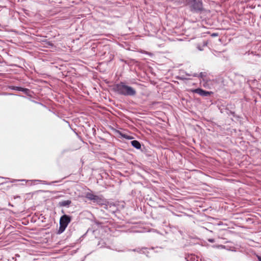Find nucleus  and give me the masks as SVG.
<instances>
[{"mask_svg":"<svg viewBox=\"0 0 261 261\" xmlns=\"http://www.w3.org/2000/svg\"><path fill=\"white\" fill-rule=\"evenodd\" d=\"M114 90L118 94L124 96H134L136 94V91L133 88L126 85L122 82L115 85Z\"/></svg>","mask_w":261,"mask_h":261,"instance_id":"1","label":"nucleus"},{"mask_svg":"<svg viewBox=\"0 0 261 261\" xmlns=\"http://www.w3.org/2000/svg\"><path fill=\"white\" fill-rule=\"evenodd\" d=\"M184 2L185 6L193 13H200L204 10L202 0H184Z\"/></svg>","mask_w":261,"mask_h":261,"instance_id":"2","label":"nucleus"},{"mask_svg":"<svg viewBox=\"0 0 261 261\" xmlns=\"http://www.w3.org/2000/svg\"><path fill=\"white\" fill-rule=\"evenodd\" d=\"M71 217L67 215H63L60 219V227L58 230V233L61 234L63 233L69 223L71 222Z\"/></svg>","mask_w":261,"mask_h":261,"instance_id":"3","label":"nucleus"},{"mask_svg":"<svg viewBox=\"0 0 261 261\" xmlns=\"http://www.w3.org/2000/svg\"><path fill=\"white\" fill-rule=\"evenodd\" d=\"M206 75L207 73L206 72H201L199 74L197 73H193V77H198L202 79L204 82L203 86L205 87H206L207 85H208L210 84H212V82H213V81L206 77Z\"/></svg>","mask_w":261,"mask_h":261,"instance_id":"4","label":"nucleus"},{"mask_svg":"<svg viewBox=\"0 0 261 261\" xmlns=\"http://www.w3.org/2000/svg\"><path fill=\"white\" fill-rule=\"evenodd\" d=\"M85 197L88 199L92 200L93 202L96 203L98 204H102V199L100 196L94 195L91 192H87L86 194Z\"/></svg>","mask_w":261,"mask_h":261,"instance_id":"5","label":"nucleus"},{"mask_svg":"<svg viewBox=\"0 0 261 261\" xmlns=\"http://www.w3.org/2000/svg\"><path fill=\"white\" fill-rule=\"evenodd\" d=\"M192 92L194 93H197L199 94L200 96H210L212 93H213L211 91H205L201 88H197L194 89Z\"/></svg>","mask_w":261,"mask_h":261,"instance_id":"6","label":"nucleus"},{"mask_svg":"<svg viewBox=\"0 0 261 261\" xmlns=\"http://www.w3.org/2000/svg\"><path fill=\"white\" fill-rule=\"evenodd\" d=\"M71 203V201L70 200H63L60 201L58 203V205L60 207L66 206L68 207Z\"/></svg>","mask_w":261,"mask_h":261,"instance_id":"7","label":"nucleus"},{"mask_svg":"<svg viewBox=\"0 0 261 261\" xmlns=\"http://www.w3.org/2000/svg\"><path fill=\"white\" fill-rule=\"evenodd\" d=\"M130 143L136 149H139L141 147L140 143L137 140H133Z\"/></svg>","mask_w":261,"mask_h":261,"instance_id":"8","label":"nucleus"},{"mask_svg":"<svg viewBox=\"0 0 261 261\" xmlns=\"http://www.w3.org/2000/svg\"><path fill=\"white\" fill-rule=\"evenodd\" d=\"M196 258L197 257L193 254L188 255L185 257V259L187 261H195Z\"/></svg>","mask_w":261,"mask_h":261,"instance_id":"9","label":"nucleus"},{"mask_svg":"<svg viewBox=\"0 0 261 261\" xmlns=\"http://www.w3.org/2000/svg\"><path fill=\"white\" fill-rule=\"evenodd\" d=\"M212 247L214 248H218V249H220L226 248V246L224 245H214L212 246Z\"/></svg>","mask_w":261,"mask_h":261,"instance_id":"10","label":"nucleus"},{"mask_svg":"<svg viewBox=\"0 0 261 261\" xmlns=\"http://www.w3.org/2000/svg\"><path fill=\"white\" fill-rule=\"evenodd\" d=\"M20 91H22V92H24L27 95H29V93L30 92V90L29 89L22 88V87H21Z\"/></svg>","mask_w":261,"mask_h":261,"instance_id":"11","label":"nucleus"},{"mask_svg":"<svg viewBox=\"0 0 261 261\" xmlns=\"http://www.w3.org/2000/svg\"><path fill=\"white\" fill-rule=\"evenodd\" d=\"M106 243L102 240H101L99 242L97 245L99 246V248H103L106 247Z\"/></svg>","mask_w":261,"mask_h":261,"instance_id":"12","label":"nucleus"},{"mask_svg":"<svg viewBox=\"0 0 261 261\" xmlns=\"http://www.w3.org/2000/svg\"><path fill=\"white\" fill-rule=\"evenodd\" d=\"M10 88L12 89V90H17V91H20L21 90V87H17V86H11L10 87Z\"/></svg>","mask_w":261,"mask_h":261,"instance_id":"13","label":"nucleus"},{"mask_svg":"<svg viewBox=\"0 0 261 261\" xmlns=\"http://www.w3.org/2000/svg\"><path fill=\"white\" fill-rule=\"evenodd\" d=\"M40 181L43 184H46V185H51L53 183H54V182H57V181H53V182H49V183H47L46 181L45 180H40Z\"/></svg>","mask_w":261,"mask_h":261,"instance_id":"14","label":"nucleus"},{"mask_svg":"<svg viewBox=\"0 0 261 261\" xmlns=\"http://www.w3.org/2000/svg\"><path fill=\"white\" fill-rule=\"evenodd\" d=\"M124 138L127 139H132V137L129 136H127L126 135H124L122 136Z\"/></svg>","mask_w":261,"mask_h":261,"instance_id":"15","label":"nucleus"},{"mask_svg":"<svg viewBox=\"0 0 261 261\" xmlns=\"http://www.w3.org/2000/svg\"><path fill=\"white\" fill-rule=\"evenodd\" d=\"M207 240L210 243H214V242H215V240L214 239H208Z\"/></svg>","mask_w":261,"mask_h":261,"instance_id":"16","label":"nucleus"},{"mask_svg":"<svg viewBox=\"0 0 261 261\" xmlns=\"http://www.w3.org/2000/svg\"><path fill=\"white\" fill-rule=\"evenodd\" d=\"M258 261H261V256H257Z\"/></svg>","mask_w":261,"mask_h":261,"instance_id":"17","label":"nucleus"},{"mask_svg":"<svg viewBox=\"0 0 261 261\" xmlns=\"http://www.w3.org/2000/svg\"><path fill=\"white\" fill-rule=\"evenodd\" d=\"M193 74H190V73H186V75H188V76H193Z\"/></svg>","mask_w":261,"mask_h":261,"instance_id":"18","label":"nucleus"},{"mask_svg":"<svg viewBox=\"0 0 261 261\" xmlns=\"http://www.w3.org/2000/svg\"><path fill=\"white\" fill-rule=\"evenodd\" d=\"M180 79H182V80H188V79L184 77V76H182V77H180Z\"/></svg>","mask_w":261,"mask_h":261,"instance_id":"19","label":"nucleus"},{"mask_svg":"<svg viewBox=\"0 0 261 261\" xmlns=\"http://www.w3.org/2000/svg\"><path fill=\"white\" fill-rule=\"evenodd\" d=\"M197 48H198L199 50H202V49L201 47H200L199 46H197Z\"/></svg>","mask_w":261,"mask_h":261,"instance_id":"20","label":"nucleus"},{"mask_svg":"<svg viewBox=\"0 0 261 261\" xmlns=\"http://www.w3.org/2000/svg\"><path fill=\"white\" fill-rule=\"evenodd\" d=\"M133 251H137V252L139 251L138 249H134Z\"/></svg>","mask_w":261,"mask_h":261,"instance_id":"21","label":"nucleus"},{"mask_svg":"<svg viewBox=\"0 0 261 261\" xmlns=\"http://www.w3.org/2000/svg\"><path fill=\"white\" fill-rule=\"evenodd\" d=\"M217 35L216 34H213L212 35V36H217Z\"/></svg>","mask_w":261,"mask_h":261,"instance_id":"22","label":"nucleus"},{"mask_svg":"<svg viewBox=\"0 0 261 261\" xmlns=\"http://www.w3.org/2000/svg\"><path fill=\"white\" fill-rule=\"evenodd\" d=\"M48 44H49V45H53V44H52V43H49Z\"/></svg>","mask_w":261,"mask_h":261,"instance_id":"23","label":"nucleus"},{"mask_svg":"<svg viewBox=\"0 0 261 261\" xmlns=\"http://www.w3.org/2000/svg\"><path fill=\"white\" fill-rule=\"evenodd\" d=\"M196 261H198L197 259H196Z\"/></svg>","mask_w":261,"mask_h":261,"instance_id":"24","label":"nucleus"}]
</instances>
